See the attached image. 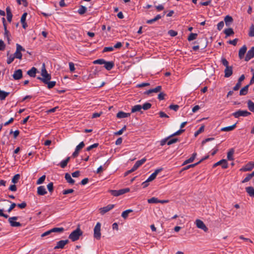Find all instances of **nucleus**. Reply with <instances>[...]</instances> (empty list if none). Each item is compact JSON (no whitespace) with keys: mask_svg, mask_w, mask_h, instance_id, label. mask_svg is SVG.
I'll return each instance as SVG.
<instances>
[{"mask_svg":"<svg viewBox=\"0 0 254 254\" xmlns=\"http://www.w3.org/2000/svg\"><path fill=\"white\" fill-rule=\"evenodd\" d=\"M41 75L42 77H38L37 79L41 80L44 83H47V81L50 80L51 79V75L48 73L45 68L44 64H43V66L41 70Z\"/></svg>","mask_w":254,"mask_h":254,"instance_id":"f257e3e1","label":"nucleus"},{"mask_svg":"<svg viewBox=\"0 0 254 254\" xmlns=\"http://www.w3.org/2000/svg\"><path fill=\"white\" fill-rule=\"evenodd\" d=\"M83 234V232L81 230L79 227H78L75 230L72 231L69 235L68 238L72 242H75L79 240V237Z\"/></svg>","mask_w":254,"mask_h":254,"instance_id":"f03ea898","label":"nucleus"},{"mask_svg":"<svg viewBox=\"0 0 254 254\" xmlns=\"http://www.w3.org/2000/svg\"><path fill=\"white\" fill-rule=\"evenodd\" d=\"M101 223L97 222L94 228V237L97 240H100L101 239Z\"/></svg>","mask_w":254,"mask_h":254,"instance_id":"7ed1b4c3","label":"nucleus"},{"mask_svg":"<svg viewBox=\"0 0 254 254\" xmlns=\"http://www.w3.org/2000/svg\"><path fill=\"white\" fill-rule=\"evenodd\" d=\"M251 113L247 110H239L232 114V115L235 118H239L240 117H248L250 116Z\"/></svg>","mask_w":254,"mask_h":254,"instance_id":"20e7f679","label":"nucleus"},{"mask_svg":"<svg viewBox=\"0 0 254 254\" xmlns=\"http://www.w3.org/2000/svg\"><path fill=\"white\" fill-rule=\"evenodd\" d=\"M16 50L13 56L15 58L21 60L22 59V55L21 54V51H25V50L19 44H16Z\"/></svg>","mask_w":254,"mask_h":254,"instance_id":"39448f33","label":"nucleus"},{"mask_svg":"<svg viewBox=\"0 0 254 254\" xmlns=\"http://www.w3.org/2000/svg\"><path fill=\"white\" fill-rule=\"evenodd\" d=\"M18 219V217L17 216H13L11 217H9L8 218V222L12 227H21L22 226V224H21L19 222L14 221Z\"/></svg>","mask_w":254,"mask_h":254,"instance_id":"423d86ee","label":"nucleus"},{"mask_svg":"<svg viewBox=\"0 0 254 254\" xmlns=\"http://www.w3.org/2000/svg\"><path fill=\"white\" fill-rule=\"evenodd\" d=\"M254 57V46L252 47L247 52L245 58L246 62L249 61Z\"/></svg>","mask_w":254,"mask_h":254,"instance_id":"0eeeda50","label":"nucleus"},{"mask_svg":"<svg viewBox=\"0 0 254 254\" xmlns=\"http://www.w3.org/2000/svg\"><path fill=\"white\" fill-rule=\"evenodd\" d=\"M85 144L83 141L81 142L78 145L76 146L75 151L72 153V156L73 158H75L78 155L79 151L80 149L84 147Z\"/></svg>","mask_w":254,"mask_h":254,"instance_id":"6e6552de","label":"nucleus"},{"mask_svg":"<svg viewBox=\"0 0 254 254\" xmlns=\"http://www.w3.org/2000/svg\"><path fill=\"white\" fill-rule=\"evenodd\" d=\"M195 223L197 228L203 230L204 232L208 231V228L203 223V222L199 219H197L195 221Z\"/></svg>","mask_w":254,"mask_h":254,"instance_id":"1a4fd4ad","label":"nucleus"},{"mask_svg":"<svg viewBox=\"0 0 254 254\" xmlns=\"http://www.w3.org/2000/svg\"><path fill=\"white\" fill-rule=\"evenodd\" d=\"M69 241L68 240H61L57 242L56 246L55 247L54 249H63L65 245L68 244Z\"/></svg>","mask_w":254,"mask_h":254,"instance_id":"9d476101","label":"nucleus"},{"mask_svg":"<svg viewBox=\"0 0 254 254\" xmlns=\"http://www.w3.org/2000/svg\"><path fill=\"white\" fill-rule=\"evenodd\" d=\"M114 206H115L114 204H109V205H107L106 206L101 208L100 209V213L102 215H104L106 212H108L109 211H110L112 209H113L114 207Z\"/></svg>","mask_w":254,"mask_h":254,"instance_id":"9b49d317","label":"nucleus"},{"mask_svg":"<svg viewBox=\"0 0 254 254\" xmlns=\"http://www.w3.org/2000/svg\"><path fill=\"white\" fill-rule=\"evenodd\" d=\"M222 165L223 169H227L228 167V163L226 159H222L213 165V167H215L218 165Z\"/></svg>","mask_w":254,"mask_h":254,"instance_id":"f8f14e48","label":"nucleus"},{"mask_svg":"<svg viewBox=\"0 0 254 254\" xmlns=\"http://www.w3.org/2000/svg\"><path fill=\"white\" fill-rule=\"evenodd\" d=\"M13 78L15 79V80H19L20 79H21L22 77V71L21 69H18L17 70H16L13 75Z\"/></svg>","mask_w":254,"mask_h":254,"instance_id":"ddd939ff","label":"nucleus"},{"mask_svg":"<svg viewBox=\"0 0 254 254\" xmlns=\"http://www.w3.org/2000/svg\"><path fill=\"white\" fill-rule=\"evenodd\" d=\"M225 77H229L233 74V67L231 66L226 67L224 70Z\"/></svg>","mask_w":254,"mask_h":254,"instance_id":"4468645a","label":"nucleus"},{"mask_svg":"<svg viewBox=\"0 0 254 254\" xmlns=\"http://www.w3.org/2000/svg\"><path fill=\"white\" fill-rule=\"evenodd\" d=\"M247 50V47L246 45H244L239 50V57L240 59H242L244 57V55Z\"/></svg>","mask_w":254,"mask_h":254,"instance_id":"2eb2a0df","label":"nucleus"},{"mask_svg":"<svg viewBox=\"0 0 254 254\" xmlns=\"http://www.w3.org/2000/svg\"><path fill=\"white\" fill-rule=\"evenodd\" d=\"M47 193V191L44 186H41L37 188V194L39 195H44Z\"/></svg>","mask_w":254,"mask_h":254,"instance_id":"dca6fc26","label":"nucleus"},{"mask_svg":"<svg viewBox=\"0 0 254 254\" xmlns=\"http://www.w3.org/2000/svg\"><path fill=\"white\" fill-rule=\"evenodd\" d=\"M104 64L105 68L108 70L112 69L115 65L113 61L107 62L106 61Z\"/></svg>","mask_w":254,"mask_h":254,"instance_id":"f3484780","label":"nucleus"},{"mask_svg":"<svg viewBox=\"0 0 254 254\" xmlns=\"http://www.w3.org/2000/svg\"><path fill=\"white\" fill-rule=\"evenodd\" d=\"M130 116V113H125L123 111L119 112L117 114V117L119 119L125 118L128 117Z\"/></svg>","mask_w":254,"mask_h":254,"instance_id":"a211bd4d","label":"nucleus"},{"mask_svg":"<svg viewBox=\"0 0 254 254\" xmlns=\"http://www.w3.org/2000/svg\"><path fill=\"white\" fill-rule=\"evenodd\" d=\"M253 169V166H252L250 162H249L245 166L241 168L240 171L243 172H247L251 171Z\"/></svg>","mask_w":254,"mask_h":254,"instance_id":"6ab92c4d","label":"nucleus"},{"mask_svg":"<svg viewBox=\"0 0 254 254\" xmlns=\"http://www.w3.org/2000/svg\"><path fill=\"white\" fill-rule=\"evenodd\" d=\"M249 85H247L243 87L240 91L239 95L240 96L246 95L248 94Z\"/></svg>","mask_w":254,"mask_h":254,"instance_id":"aec40b11","label":"nucleus"},{"mask_svg":"<svg viewBox=\"0 0 254 254\" xmlns=\"http://www.w3.org/2000/svg\"><path fill=\"white\" fill-rule=\"evenodd\" d=\"M197 155L196 153L194 152L192 154V156L188 159L186 160L183 164V165H186L187 164L191 163L193 161Z\"/></svg>","mask_w":254,"mask_h":254,"instance_id":"412c9836","label":"nucleus"},{"mask_svg":"<svg viewBox=\"0 0 254 254\" xmlns=\"http://www.w3.org/2000/svg\"><path fill=\"white\" fill-rule=\"evenodd\" d=\"M246 191L250 196L254 197V188L253 187H248L246 188Z\"/></svg>","mask_w":254,"mask_h":254,"instance_id":"4be33fe9","label":"nucleus"},{"mask_svg":"<svg viewBox=\"0 0 254 254\" xmlns=\"http://www.w3.org/2000/svg\"><path fill=\"white\" fill-rule=\"evenodd\" d=\"M64 178L66 180L67 182L70 184H73L75 183V181L73 179H72L70 175L68 173L65 174Z\"/></svg>","mask_w":254,"mask_h":254,"instance_id":"5701e85b","label":"nucleus"},{"mask_svg":"<svg viewBox=\"0 0 254 254\" xmlns=\"http://www.w3.org/2000/svg\"><path fill=\"white\" fill-rule=\"evenodd\" d=\"M233 19L232 16L230 15H227L224 18V21L226 26H229L230 24L233 22Z\"/></svg>","mask_w":254,"mask_h":254,"instance_id":"b1692460","label":"nucleus"},{"mask_svg":"<svg viewBox=\"0 0 254 254\" xmlns=\"http://www.w3.org/2000/svg\"><path fill=\"white\" fill-rule=\"evenodd\" d=\"M9 94V92H5L3 90H1L0 89V100H4L5 99L6 97L8 96Z\"/></svg>","mask_w":254,"mask_h":254,"instance_id":"393cba45","label":"nucleus"},{"mask_svg":"<svg viewBox=\"0 0 254 254\" xmlns=\"http://www.w3.org/2000/svg\"><path fill=\"white\" fill-rule=\"evenodd\" d=\"M36 71L37 69L35 67H33L27 71V74L30 77H35L36 76Z\"/></svg>","mask_w":254,"mask_h":254,"instance_id":"a878e982","label":"nucleus"},{"mask_svg":"<svg viewBox=\"0 0 254 254\" xmlns=\"http://www.w3.org/2000/svg\"><path fill=\"white\" fill-rule=\"evenodd\" d=\"M142 109L141 105H136L134 106H133L131 108V113H135L136 112H140L141 113H142V112L141 111Z\"/></svg>","mask_w":254,"mask_h":254,"instance_id":"bb28decb","label":"nucleus"},{"mask_svg":"<svg viewBox=\"0 0 254 254\" xmlns=\"http://www.w3.org/2000/svg\"><path fill=\"white\" fill-rule=\"evenodd\" d=\"M247 105L249 110L251 112L254 113V102L249 100L247 101Z\"/></svg>","mask_w":254,"mask_h":254,"instance_id":"cd10ccee","label":"nucleus"},{"mask_svg":"<svg viewBox=\"0 0 254 254\" xmlns=\"http://www.w3.org/2000/svg\"><path fill=\"white\" fill-rule=\"evenodd\" d=\"M224 33L226 35V37L230 36V35H232L234 34L233 29L231 28L225 29L224 31Z\"/></svg>","mask_w":254,"mask_h":254,"instance_id":"c85d7f7f","label":"nucleus"},{"mask_svg":"<svg viewBox=\"0 0 254 254\" xmlns=\"http://www.w3.org/2000/svg\"><path fill=\"white\" fill-rule=\"evenodd\" d=\"M70 160V157H67L65 160H64L62 161L60 163V165L61 168H64L66 166Z\"/></svg>","mask_w":254,"mask_h":254,"instance_id":"c756f323","label":"nucleus"},{"mask_svg":"<svg viewBox=\"0 0 254 254\" xmlns=\"http://www.w3.org/2000/svg\"><path fill=\"white\" fill-rule=\"evenodd\" d=\"M236 127V124L233 125L232 126L224 127L221 128V131H229L233 130Z\"/></svg>","mask_w":254,"mask_h":254,"instance_id":"7c9ffc66","label":"nucleus"},{"mask_svg":"<svg viewBox=\"0 0 254 254\" xmlns=\"http://www.w3.org/2000/svg\"><path fill=\"white\" fill-rule=\"evenodd\" d=\"M234 153V149L231 148L230 149L228 152L227 153V159L229 160H233L234 158L233 157V155Z\"/></svg>","mask_w":254,"mask_h":254,"instance_id":"2f4dec72","label":"nucleus"},{"mask_svg":"<svg viewBox=\"0 0 254 254\" xmlns=\"http://www.w3.org/2000/svg\"><path fill=\"white\" fill-rule=\"evenodd\" d=\"M44 83L47 85V87L48 89H51L56 85V82L54 81H51L50 80H49L47 82V83Z\"/></svg>","mask_w":254,"mask_h":254,"instance_id":"473e14b6","label":"nucleus"},{"mask_svg":"<svg viewBox=\"0 0 254 254\" xmlns=\"http://www.w3.org/2000/svg\"><path fill=\"white\" fill-rule=\"evenodd\" d=\"M86 11H87V8L84 6L81 5L78 10V13L80 15H83V14H84L86 12Z\"/></svg>","mask_w":254,"mask_h":254,"instance_id":"72a5a7b5","label":"nucleus"},{"mask_svg":"<svg viewBox=\"0 0 254 254\" xmlns=\"http://www.w3.org/2000/svg\"><path fill=\"white\" fill-rule=\"evenodd\" d=\"M64 229L63 227L61 228H53L51 229V231L52 233H62L64 231Z\"/></svg>","mask_w":254,"mask_h":254,"instance_id":"f704fd0d","label":"nucleus"},{"mask_svg":"<svg viewBox=\"0 0 254 254\" xmlns=\"http://www.w3.org/2000/svg\"><path fill=\"white\" fill-rule=\"evenodd\" d=\"M197 34L191 33L188 37L189 41H192L197 38Z\"/></svg>","mask_w":254,"mask_h":254,"instance_id":"c9c22d12","label":"nucleus"},{"mask_svg":"<svg viewBox=\"0 0 254 254\" xmlns=\"http://www.w3.org/2000/svg\"><path fill=\"white\" fill-rule=\"evenodd\" d=\"M131 212H132V210L131 209L126 210L123 212L122 214V217H123L124 219H126L128 217V214Z\"/></svg>","mask_w":254,"mask_h":254,"instance_id":"e433bc0d","label":"nucleus"},{"mask_svg":"<svg viewBox=\"0 0 254 254\" xmlns=\"http://www.w3.org/2000/svg\"><path fill=\"white\" fill-rule=\"evenodd\" d=\"M151 104L148 102H146L141 106V108L144 110H147L151 107Z\"/></svg>","mask_w":254,"mask_h":254,"instance_id":"4c0bfd02","label":"nucleus"},{"mask_svg":"<svg viewBox=\"0 0 254 254\" xmlns=\"http://www.w3.org/2000/svg\"><path fill=\"white\" fill-rule=\"evenodd\" d=\"M20 178V176L19 174H17L15 175L12 179V180H11L12 183L14 184H16L18 182V180H19Z\"/></svg>","mask_w":254,"mask_h":254,"instance_id":"58836bf2","label":"nucleus"},{"mask_svg":"<svg viewBox=\"0 0 254 254\" xmlns=\"http://www.w3.org/2000/svg\"><path fill=\"white\" fill-rule=\"evenodd\" d=\"M6 201L9 203H11V205L7 210V212L9 213L16 206V204L14 202H12L11 201L9 200H6Z\"/></svg>","mask_w":254,"mask_h":254,"instance_id":"ea45409f","label":"nucleus"},{"mask_svg":"<svg viewBox=\"0 0 254 254\" xmlns=\"http://www.w3.org/2000/svg\"><path fill=\"white\" fill-rule=\"evenodd\" d=\"M198 164H199V162H197V163H194V164L189 165L185 167L184 168H183L182 169L181 172L183 171L187 170L190 169V168L194 167L195 166H196V165H197Z\"/></svg>","mask_w":254,"mask_h":254,"instance_id":"a19ab883","label":"nucleus"},{"mask_svg":"<svg viewBox=\"0 0 254 254\" xmlns=\"http://www.w3.org/2000/svg\"><path fill=\"white\" fill-rule=\"evenodd\" d=\"M130 190L129 188H125L118 190L119 195H122L124 193L129 192Z\"/></svg>","mask_w":254,"mask_h":254,"instance_id":"79ce46f5","label":"nucleus"},{"mask_svg":"<svg viewBox=\"0 0 254 254\" xmlns=\"http://www.w3.org/2000/svg\"><path fill=\"white\" fill-rule=\"evenodd\" d=\"M185 130L184 129H180L179 130H178L177 131H176L175 133H174L173 134H172L170 135V136H169V137H172L174 136L180 135V134H181L182 133L184 132Z\"/></svg>","mask_w":254,"mask_h":254,"instance_id":"37998d69","label":"nucleus"},{"mask_svg":"<svg viewBox=\"0 0 254 254\" xmlns=\"http://www.w3.org/2000/svg\"><path fill=\"white\" fill-rule=\"evenodd\" d=\"M105 63V60L103 59H100L94 61L93 63L94 64H103Z\"/></svg>","mask_w":254,"mask_h":254,"instance_id":"c03bdc74","label":"nucleus"},{"mask_svg":"<svg viewBox=\"0 0 254 254\" xmlns=\"http://www.w3.org/2000/svg\"><path fill=\"white\" fill-rule=\"evenodd\" d=\"M249 36L250 37H254V24H252L250 28Z\"/></svg>","mask_w":254,"mask_h":254,"instance_id":"a18cd8bd","label":"nucleus"},{"mask_svg":"<svg viewBox=\"0 0 254 254\" xmlns=\"http://www.w3.org/2000/svg\"><path fill=\"white\" fill-rule=\"evenodd\" d=\"M162 89L161 86H157L155 88L151 89V93H157L160 92Z\"/></svg>","mask_w":254,"mask_h":254,"instance_id":"49530a36","label":"nucleus"},{"mask_svg":"<svg viewBox=\"0 0 254 254\" xmlns=\"http://www.w3.org/2000/svg\"><path fill=\"white\" fill-rule=\"evenodd\" d=\"M159 199L156 197H152L148 199V202L149 203H158Z\"/></svg>","mask_w":254,"mask_h":254,"instance_id":"de8ad7c7","label":"nucleus"},{"mask_svg":"<svg viewBox=\"0 0 254 254\" xmlns=\"http://www.w3.org/2000/svg\"><path fill=\"white\" fill-rule=\"evenodd\" d=\"M204 126H201L194 133V136L196 137L199 134L201 133L204 131Z\"/></svg>","mask_w":254,"mask_h":254,"instance_id":"09e8293b","label":"nucleus"},{"mask_svg":"<svg viewBox=\"0 0 254 254\" xmlns=\"http://www.w3.org/2000/svg\"><path fill=\"white\" fill-rule=\"evenodd\" d=\"M178 141H179L178 138H172V139H170L169 140H168L167 142V144L168 145H171L173 143H175L178 142Z\"/></svg>","mask_w":254,"mask_h":254,"instance_id":"8fccbe9b","label":"nucleus"},{"mask_svg":"<svg viewBox=\"0 0 254 254\" xmlns=\"http://www.w3.org/2000/svg\"><path fill=\"white\" fill-rule=\"evenodd\" d=\"M146 161V159L145 158H143L141 160H138L135 162V164H137L139 167L141 166L143 164H144Z\"/></svg>","mask_w":254,"mask_h":254,"instance_id":"3c124183","label":"nucleus"},{"mask_svg":"<svg viewBox=\"0 0 254 254\" xmlns=\"http://www.w3.org/2000/svg\"><path fill=\"white\" fill-rule=\"evenodd\" d=\"M46 179V176L43 175L42 177H41L37 181L36 184L37 185H40L42 184Z\"/></svg>","mask_w":254,"mask_h":254,"instance_id":"603ef678","label":"nucleus"},{"mask_svg":"<svg viewBox=\"0 0 254 254\" xmlns=\"http://www.w3.org/2000/svg\"><path fill=\"white\" fill-rule=\"evenodd\" d=\"M169 108L175 111H177L179 108V106L178 105L171 104L169 106Z\"/></svg>","mask_w":254,"mask_h":254,"instance_id":"864d4df0","label":"nucleus"},{"mask_svg":"<svg viewBox=\"0 0 254 254\" xmlns=\"http://www.w3.org/2000/svg\"><path fill=\"white\" fill-rule=\"evenodd\" d=\"M16 0L17 1V3L19 5L21 4L22 2V3L24 6L26 7L28 6V2H27V0Z\"/></svg>","mask_w":254,"mask_h":254,"instance_id":"5fc2aeb1","label":"nucleus"},{"mask_svg":"<svg viewBox=\"0 0 254 254\" xmlns=\"http://www.w3.org/2000/svg\"><path fill=\"white\" fill-rule=\"evenodd\" d=\"M99 145V144L97 143H94L93 144L88 146V147H87L86 148V150L87 151H90L91 149L94 148H96Z\"/></svg>","mask_w":254,"mask_h":254,"instance_id":"6e6d98bb","label":"nucleus"},{"mask_svg":"<svg viewBox=\"0 0 254 254\" xmlns=\"http://www.w3.org/2000/svg\"><path fill=\"white\" fill-rule=\"evenodd\" d=\"M47 189L50 192H52L53 191L54 186H53V183L52 182H51L48 184Z\"/></svg>","mask_w":254,"mask_h":254,"instance_id":"4d7b16f0","label":"nucleus"},{"mask_svg":"<svg viewBox=\"0 0 254 254\" xmlns=\"http://www.w3.org/2000/svg\"><path fill=\"white\" fill-rule=\"evenodd\" d=\"M168 34L171 37H175L177 35L178 32L173 30H170L168 31Z\"/></svg>","mask_w":254,"mask_h":254,"instance_id":"13d9d810","label":"nucleus"},{"mask_svg":"<svg viewBox=\"0 0 254 254\" xmlns=\"http://www.w3.org/2000/svg\"><path fill=\"white\" fill-rule=\"evenodd\" d=\"M15 58L13 56V55H11L10 56L7 58V64H11L14 60Z\"/></svg>","mask_w":254,"mask_h":254,"instance_id":"bf43d9fd","label":"nucleus"},{"mask_svg":"<svg viewBox=\"0 0 254 254\" xmlns=\"http://www.w3.org/2000/svg\"><path fill=\"white\" fill-rule=\"evenodd\" d=\"M221 63L225 67L229 66V63L227 61V60L225 58H222V59H221Z\"/></svg>","mask_w":254,"mask_h":254,"instance_id":"052dcab7","label":"nucleus"},{"mask_svg":"<svg viewBox=\"0 0 254 254\" xmlns=\"http://www.w3.org/2000/svg\"><path fill=\"white\" fill-rule=\"evenodd\" d=\"M114 50L113 47H106L104 48L103 52H112Z\"/></svg>","mask_w":254,"mask_h":254,"instance_id":"680f3d73","label":"nucleus"},{"mask_svg":"<svg viewBox=\"0 0 254 254\" xmlns=\"http://www.w3.org/2000/svg\"><path fill=\"white\" fill-rule=\"evenodd\" d=\"M224 23L223 21L219 22L217 24V29L220 31L224 27Z\"/></svg>","mask_w":254,"mask_h":254,"instance_id":"e2e57ef3","label":"nucleus"},{"mask_svg":"<svg viewBox=\"0 0 254 254\" xmlns=\"http://www.w3.org/2000/svg\"><path fill=\"white\" fill-rule=\"evenodd\" d=\"M9 133H13V137L14 138H16L19 134V131L18 130H16L13 132L12 130H11Z\"/></svg>","mask_w":254,"mask_h":254,"instance_id":"0e129e2a","label":"nucleus"},{"mask_svg":"<svg viewBox=\"0 0 254 254\" xmlns=\"http://www.w3.org/2000/svg\"><path fill=\"white\" fill-rule=\"evenodd\" d=\"M16 206L21 209H23L26 207L27 204L25 201H23L21 203H18L16 204Z\"/></svg>","mask_w":254,"mask_h":254,"instance_id":"69168bd1","label":"nucleus"},{"mask_svg":"<svg viewBox=\"0 0 254 254\" xmlns=\"http://www.w3.org/2000/svg\"><path fill=\"white\" fill-rule=\"evenodd\" d=\"M166 94L163 92H160L158 95V99L159 100H162L164 99V97Z\"/></svg>","mask_w":254,"mask_h":254,"instance_id":"338daca9","label":"nucleus"},{"mask_svg":"<svg viewBox=\"0 0 254 254\" xmlns=\"http://www.w3.org/2000/svg\"><path fill=\"white\" fill-rule=\"evenodd\" d=\"M252 179L250 175L248 174L246 177L242 181V183H245L246 182H249Z\"/></svg>","mask_w":254,"mask_h":254,"instance_id":"774afa93","label":"nucleus"}]
</instances>
